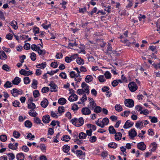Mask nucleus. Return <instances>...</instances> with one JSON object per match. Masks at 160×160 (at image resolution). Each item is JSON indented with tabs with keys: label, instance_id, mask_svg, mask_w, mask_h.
<instances>
[{
	"label": "nucleus",
	"instance_id": "obj_1",
	"mask_svg": "<svg viewBox=\"0 0 160 160\" xmlns=\"http://www.w3.org/2000/svg\"><path fill=\"white\" fill-rule=\"evenodd\" d=\"M70 122L75 126L79 127L83 124L84 120L82 117L80 118L78 120L77 118H74L71 120Z\"/></svg>",
	"mask_w": 160,
	"mask_h": 160
},
{
	"label": "nucleus",
	"instance_id": "obj_2",
	"mask_svg": "<svg viewBox=\"0 0 160 160\" xmlns=\"http://www.w3.org/2000/svg\"><path fill=\"white\" fill-rule=\"evenodd\" d=\"M128 87L131 92H134L138 89V87L136 83L134 82H131L128 84Z\"/></svg>",
	"mask_w": 160,
	"mask_h": 160
},
{
	"label": "nucleus",
	"instance_id": "obj_3",
	"mask_svg": "<svg viewBox=\"0 0 160 160\" xmlns=\"http://www.w3.org/2000/svg\"><path fill=\"white\" fill-rule=\"evenodd\" d=\"M11 93L14 97H17L18 95H22L23 94V91L21 89L18 90L16 88H13L11 91Z\"/></svg>",
	"mask_w": 160,
	"mask_h": 160
},
{
	"label": "nucleus",
	"instance_id": "obj_4",
	"mask_svg": "<svg viewBox=\"0 0 160 160\" xmlns=\"http://www.w3.org/2000/svg\"><path fill=\"white\" fill-rule=\"evenodd\" d=\"M124 104L126 106L129 108H132L134 105V101L131 99H125Z\"/></svg>",
	"mask_w": 160,
	"mask_h": 160
},
{
	"label": "nucleus",
	"instance_id": "obj_5",
	"mask_svg": "<svg viewBox=\"0 0 160 160\" xmlns=\"http://www.w3.org/2000/svg\"><path fill=\"white\" fill-rule=\"evenodd\" d=\"M49 85L50 86V91L52 92H57L58 91V87L57 85L55 84L53 81H51Z\"/></svg>",
	"mask_w": 160,
	"mask_h": 160
},
{
	"label": "nucleus",
	"instance_id": "obj_6",
	"mask_svg": "<svg viewBox=\"0 0 160 160\" xmlns=\"http://www.w3.org/2000/svg\"><path fill=\"white\" fill-rule=\"evenodd\" d=\"M81 112L82 114L85 115H89L91 113V110L88 107L83 108L82 109Z\"/></svg>",
	"mask_w": 160,
	"mask_h": 160
},
{
	"label": "nucleus",
	"instance_id": "obj_7",
	"mask_svg": "<svg viewBox=\"0 0 160 160\" xmlns=\"http://www.w3.org/2000/svg\"><path fill=\"white\" fill-rule=\"evenodd\" d=\"M128 134L129 136L131 137V139H133V138L136 136L137 135V132L135 130L134 128L131 129L128 132Z\"/></svg>",
	"mask_w": 160,
	"mask_h": 160
},
{
	"label": "nucleus",
	"instance_id": "obj_8",
	"mask_svg": "<svg viewBox=\"0 0 160 160\" xmlns=\"http://www.w3.org/2000/svg\"><path fill=\"white\" fill-rule=\"evenodd\" d=\"M133 124V122L130 121L129 120H128L125 122L123 128L125 129H128L132 127Z\"/></svg>",
	"mask_w": 160,
	"mask_h": 160
},
{
	"label": "nucleus",
	"instance_id": "obj_9",
	"mask_svg": "<svg viewBox=\"0 0 160 160\" xmlns=\"http://www.w3.org/2000/svg\"><path fill=\"white\" fill-rule=\"evenodd\" d=\"M88 106L89 108H90L92 110H93L97 106L96 103L94 101L92 98V100L90 102Z\"/></svg>",
	"mask_w": 160,
	"mask_h": 160
},
{
	"label": "nucleus",
	"instance_id": "obj_10",
	"mask_svg": "<svg viewBox=\"0 0 160 160\" xmlns=\"http://www.w3.org/2000/svg\"><path fill=\"white\" fill-rule=\"evenodd\" d=\"M146 147V145L143 142H140L137 144V148L142 151L145 150Z\"/></svg>",
	"mask_w": 160,
	"mask_h": 160
},
{
	"label": "nucleus",
	"instance_id": "obj_11",
	"mask_svg": "<svg viewBox=\"0 0 160 160\" xmlns=\"http://www.w3.org/2000/svg\"><path fill=\"white\" fill-rule=\"evenodd\" d=\"M42 120L44 123H48L51 120L50 116L48 115L44 116L42 118Z\"/></svg>",
	"mask_w": 160,
	"mask_h": 160
},
{
	"label": "nucleus",
	"instance_id": "obj_12",
	"mask_svg": "<svg viewBox=\"0 0 160 160\" xmlns=\"http://www.w3.org/2000/svg\"><path fill=\"white\" fill-rule=\"evenodd\" d=\"M19 73L21 75L24 76H29L33 74L32 72H29L25 70L24 69H22L19 71Z\"/></svg>",
	"mask_w": 160,
	"mask_h": 160
},
{
	"label": "nucleus",
	"instance_id": "obj_13",
	"mask_svg": "<svg viewBox=\"0 0 160 160\" xmlns=\"http://www.w3.org/2000/svg\"><path fill=\"white\" fill-rule=\"evenodd\" d=\"M144 122L143 120L142 121H138L135 124V127L137 128H139L140 129H141L143 127Z\"/></svg>",
	"mask_w": 160,
	"mask_h": 160
},
{
	"label": "nucleus",
	"instance_id": "obj_14",
	"mask_svg": "<svg viewBox=\"0 0 160 160\" xmlns=\"http://www.w3.org/2000/svg\"><path fill=\"white\" fill-rule=\"evenodd\" d=\"M78 99V96L75 94L73 93L68 98L70 102H73L76 101Z\"/></svg>",
	"mask_w": 160,
	"mask_h": 160
},
{
	"label": "nucleus",
	"instance_id": "obj_15",
	"mask_svg": "<svg viewBox=\"0 0 160 160\" xmlns=\"http://www.w3.org/2000/svg\"><path fill=\"white\" fill-rule=\"evenodd\" d=\"M48 104V101L46 98H44L43 101L41 102V106L43 108H46L47 107Z\"/></svg>",
	"mask_w": 160,
	"mask_h": 160
},
{
	"label": "nucleus",
	"instance_id": "obj_16",
	"mask_svg": "<svg viewBox=\"0 0 160 160\" xmlns=\"http://www.w3.org/2000/svg\"><path fill=\"white\" fill-rule=\"evenodd\" d=\"M77 157H79L80 159H82L83 158L82 156L83 155V152L80 150H78L76 151L75 153Z\"/></svg>",
	"mask_w": 160,
	"mask_h": 160
},
{
	"label": "nucleus",
	"instance_id": "obj_17",
	"mask_svg": "<svg viewBox=\"0 0 160 160\" xmlns=\"http://www.w3.org/2000/svg\"><path fill=\"white\" fill-rule=\"evenodd\" d=\"M21 81V78L18 77H16L12 81V82L14 85H18Z\"/></svg>",
	"mask_w": 160,
	"mask_h": 160
},
{
	"label": "nucleus",
	"instance_id": "obj_18",
	"mask_svg": "<svg viewBox=\"0 0 160 160\" xmlns=\"http://www.w3.org/2000/svg\"><path fill=\"white\" fill-rule=\"evenodd\" d=\"M7 58V56L3 51H1L0 52V59L3 60H6Z\"/></svg>",
	"mask_w": 160,
	"mask_h": 160
},
{
	"label": "nucleus",
	"instance_id": "obj_19",
	"mask_svg": "<svg viewBox=\"0 0 160 160\" xmlns=\"http://www.w3.org/2000/svg\"><path fill=\"white\" fill-rule=\"evenodd\" d=\"M16 158L17 160H24L25 158L24 155L22 152L18 153L17 154Z\"/></svg>",
	"mask_w": 160,
	"mask_h": 160
},
{
	"label": "nucleus",
	"instance_id": "obj_20",
	"mask_svg": "<svg viewBox=\"0 0 160 160\" xmlns=\"http://www.w3.org/2000/svg\"><path fill=\"white\" fill-rule=\"evenodd\" d=\"M62 149L64 152L65 153H68L70 149V147L68 145H64L62 147Z\"/></svg>",
	"mask_w": 160,
	"mask_h": 160
},
{
	"label": "nucleus",
	"instance_id": "obj_21",
	"mask_svg": "<svg viewBox=\"0 0 160 160\" xmlns=\"http://www.w3.org/2000/svg\"><path fill=\"white\" fill-rule=\"evenodd\" d=\"M67 102L66 99L63 98H61L58 100V102L60 105H63L65 104Z\"/></svg>",
	"mask_w": 160,
	"mask_h": 160
},
{
	"label": "nucleus",
	"instance_id": "obj_22",
	"mask_svg": "<svg viewBox=\"0 0 160 160\" xmlns=\"http://www.w3.org/2000/svg\"><path fill=\"white\" fill-rule=\"evenodd\" d=\"M122 137V134L120 132H117L115 135V139L117 141H119L121 139Z\"/></svg>",
	"mask_w": 160,
	"mask_h": 160
},
{
	"label": "nucleus",
	"instance_id": "obj_23",
	"mask_svg": "<svg viewBox=\"0 0 160 160\" xmlns=\"http://www.w3.org/2000/svg\"><path fill=\"white\" fill-rule=\"evenodd\" d=\"M24 125L25 127L30 128L32 126V122L29 120H27L24 122Z\"/></svg>",
	"mask_w": 160,
	"mask_h": 160
},
{
	"label": "nucleus",
	"instance_id": "obj_24",
	"mask_svg": "<svg viewBox=\"0 0 160 160\" xmlns=\"http://www.w3.org/2000/svg\"><path fill=\"white\" fill-rule=\"evenodd\" d=\"M38 50L37 51L38 52L39 55L43 56L44 55H45V54H46V51L44 49H41L40 47L38 49V50Z\"/></svg>",
	"mask_w": 160,
	"mask_h": 160
},
{
	"label": "nucleus",
	"instance_id": "obj_25",
	"mask_svg": "<svg viewBox=\"0 0 160 160\" xmlns=\"http://www.w3.org/2000/svg\"><path fill=\"white\" fill-rule=\"evenodd\" d=\"M93 78L92 75H88L85 78V81L87 83L92 82L93 80Z\"/></svg>",
	"mask_w": 160,
	"mask_h": 160
},
{
	"label": "nucleus",
	"instance_id": "obj_26",
	"mask_svg": "<svg viewBox=\"0 0 160 160\" xmlns=\"http://www.w3.org/2000/svg\"><path fill=\"white\" fill-rule=\"evenodd\" d=\"M78 137L80 139H85L87 137V134L83 132H81L79 133Z\"/></svg>",
	"mask_w": 160,
	"mask_h": 160
},
{
	"label": "nucleus",
	"instance_id": "obj_27",
	"mask_svg": "<svg viewBox=\"0 0 160 160\" xmlns=\"http://www.w3.org/2000/svg\"><path fill=\"white\" fill-rule=\"evenodd\" d=\"M28 109H31L32 111H33L36 108V105L34 103L31 102L28 104Z\"/></svg>",
	"mask_w": 160,
	"mask_h": 160
},
{
	"label": "nucleus",
	"instance_id": "obj_28",
	"mask_svg": "<svg viewBox=\"0 0 160 160\" xmlns=\"http://www.w3.org/2000/svg\"><path fill=\"white\" fill-rule=\"evenodd\" d=\"M47 64L46 62H44L41 64H38L36 65V67L37 68H40L42 69L44 68L46 66Z\"/></svg>",
	"mask_w": 160,
	"mask_h": 160
},
{
	"label": "nucleus",
	"instance_id": "obj_29",
	"mask_svg": "<svg viewBox=\"0 0 160 160\" xmlns=\"http://www.w3.org/2000/svg\"><path fill=\"white\" fill-rule=\"evenodd\" d=\"M38 84V81L35 79H33L32 82L31 84L32 87L34 89H36L37 87Z\"/></svg>",
	"mask_w": 160,
	"mask_h": 160
},
{
	"label": "nucleus",
	"instance_id": "obj_30",
	"mask_svg": "<svg viewBox=\"0 0 160 160\" xmlns=\"http://www.w3.org/2000/svg\"><path fill=\"white\" fill-rule=\"evenodd\" d=\"M115 108L116 111L119 112L122 111L123 110L121 105L120 104H116L115 106Z\"/></svg>",
	"mask_w": 160,
	"mask_h": 160
},
{
	"label": "nucleus",
	"instance_id": "obj_31",
	"mask_svg": "<svg viewBox=\"0 0 160 160\" xmlns=\"http://www.w3.org/2000/svg\"><path fill=\"white\" fill-rule=\"evenodd\" d=\"M108 130L109 133L110 134H115L117 133L115 129L112 126H111L109 127L108 128Z\"/></svg>",
	"mask_w": 160,
	"mask_h": 160
},
{
	"label": "nucleus",
	"instance_id": "obj_32",
	"mask_svg": "<svg viewBox=\"0 0 160 160\" xmlns=\"http://www.w3.org/2000/svg\"><path fill=\"white\" fill-rule=\"evenodd\" d=\"M108 43L107 48L106 50V51L105 52L107 54H109L110 53L109 52L112 51V49L111 44L109 42H108Z\"/></svg>",
	"mask_w": 160,
	"mask_h": 160
},
{
	"label": "nucleus",
	"instance_id": "obj_33",
	"mask_svg": "<svg viewBox=\"0 0 160 160\" xmlns=\"http://www.w3.org/2000/svg\"><path fill=\"white\" fill-rule=\"evenodd\" d=\"M70 137L69 136L67 135H63L62 137L61 138V140L62 141L68 142L70 140Z\"/></svg>",
	"mask_w": 160,
	"mask_h": 160
},
{
	"label": "nucleus",
	"instance_id": "obj_34",
	"mask_svg": "<svg viewBox=\"0 0 160 160\" xmlns=\"http://www.w3.org/2000/svg\"><path fill=\"white\" fill-rule=\"evenodd\" d=\"M117 144L114 142L109 143L108 144V147L110 148H116L117 147Z\"/></svg>",
	"mask_w": 160,
	"mask_h": 160
},
{
	"label": "nucleus",
	"instance_id": "obj_35",
	"mask_svg": "<svg viewBox=\"0 0 160 160\" xmlns=\"http://www.w3.org/2000/svg\"><path fill=\"white\" fill-rule=\"evenodd\" d=\"M94 112L96 113H98L100 112L102 110V108L100 106H97L93 110Z\"/></svg>",
	"mask_w": 160,
	"mask_h": 160
},
{
	"label": "nucleus",
	"instance_id": "obj_36",
	"mask_svg": "<svg viewBox=\"0 0 160 160\" xmlns=\"http://www.w3.org/2000/svg\"><path fill=\"white\" fill-rule=\"evenodd\" d=\"M76 62L77 63L80 65L83 64L84 63V60L81 57L78 58L77 59Z\"/></svg>",
	"mask_w": 160,
	"mask_h": 160
},
{
	"label": "nucleus",
	"instance_id": "obj_37",
	"mask_svg": "<svg viewBox=\"0 0 160 160\" xmlns=\"http://www.w3.org/2000/svg\"><path fill=\"white\" fill-rule=\"evenodd\" d=\"M36 54L35 53L32 52L30 54V58L32 61H35L36 59Z\"/></svg>",
	"mask_w": 160,
	"mask_h": 160
},
{
	"label": "nucleus",
	"instance_id": "obj_38",
	"mask_svg": "<svg viewBox=\"0 0 160 160\" xmlns=\"http://www.w3.org/2000/svg\"><path fill=\"white\" fill-rule=\"evenodd\" d=\"M32 111V110H30L28 112V114L31 117H36L38 113L36 112V111L34 110V111H33V112H31Z\"/></svg>",
	"mask_w": 160,
	"mask_h": 160
},
{
	"label": "nucleus",
	"instance_id": "obj_39",
	"mask_svg": "<svg viewBox=\"0 0 160 160\" xmlns=\"http://www.w3.org/2000/svg\"><path fill=\"white\" fill-rule=\"evenodd\" d=\"M7 155L9 157V160H13L15 158V155L12 153L9 152L7 154Z\"/></svg>",
	"mask_w": 160,
	"mask_h": 160
},
{
	"label": "nucleus",
	"instance_id": "obj_40",
	"mask_svg": "<svg viewBox=\"0 0 160 160\" xmlns=\"http://www.w3.org/2000/svg\"><path fill=\"white\" fill-rule=\"evenodd\" d=\"M34 122L35 123L37 124H40L41 123L42 125H43V124L41 122V120L40 118L38 117H35L34 118Z\"/></svg>",
	"mask_w": 160,
	"mask_h": 160
},
{
	"label": "nucleus",
	"instance_id": "obj_41",
	"mask_svg": "<svg viewBox=\"0 0 160 160\" xmlns=\"http://www.w3.org/2000/svg\"><path fill=\"white\" fill-rule=\"evenodd\" d=\"M37 148H38L39 147L40 148L41 151L42 152L45 151L46 150V147L45 146V144H41L40 145V146H37Z\"/></svg>",
	"mask_w": 160,
	"mask_h": 160
},
{
	"label": "nucleus",
	"instance_id": "obj_42",
	"mask_svg": "<svg viewBox=\"0 0 160 160\" xmlns=\"http://www.w3.org/2000/svg\"><path fill=\"white\" fill-rule=\"evenodd\" d=\"M109 122V120L108 118H104L102 120L101 122L102 124H104L105 125H107Z\"/></svg>",
	"mask_w": 160,
	"mask_h": 160
},
{
	"label": "nucleus",
	"instance_id": "obj_43",
	"mask_svg": "<svg viewBox=\"0 0 160 160\" xmlns=\"http://www.w3.org/2000/svg\"><path fill=\"white\" fill-rule=\"evenodd\" d=\"M13 135L15 138H18L20 137V134L18 132L14 131L13 133Z\"/></svg>",
	"mask_w": 160,
	"mask_h": 160
},
{
	"label": "nucleus",
	"instance_id": "obj_44",
	"mask_svg": "<svg viewBox=\"0 0 160 160\" xmlns=\"http://www.w3.org/2000/svg\"><path fill=\"white\" fill-rule=\"evenodd\" d=\"M73 141L74 142H75L78 145H80L83 143V141L82 140H80L78 138H74Z\"/></svg>",
	"mask_w": 160,
	"mask_h": 160
},
{
	"label": "nucleus",
	"instance_id": "obj_45",
	"mask_svg": "<svg viewBox=\"0 0 160 160\" xmlns=\"http://www.w3.org/2000/svg\"><path fill=\"white\" fill-rule=\"evenodd\" d=\"M98 79L100 82H103L106 81V80L104 79V76L102 75H100L98 76Z\"/></svg>",
	"mask_w": 160,
	"mask_h": 160
},
{
	"label": "nucleus",
	"instance_id": "obj_46",
	"mask_svg": "<svg viewBox=\"0 0 160 160\" xmlns=\"http://www.w3.org/2000/svg\"><path fill=\"white\" fill-rule=\"evenodd\" d=\"M104 75L106 79H110L111 78V74L108 71H106L105 72Z\"/></svg>",
	"mask_w": 160,
	"mask_h": 160
},
{
	"label": "nucleus",
	"instance_id": "obj_47",
	"mask_svg": "<svg viewBox=\"0 0 160 160\" xmlns=\"http://www.w3.org/2000/svg\"><path fill=\"white\" fill-rule=\"evenodd\" d=\"M65 108L63 106L59 107L58 108V111L59 114H62L64 112Z\"/></svg>",
	"mask_w": 160,
	"mask_h": 160
},
{
	"label": "nucleus",
	"instance_id": "obj_48",
	"mask_svg": "<svg viewBox=\"0 0 160 160\" xmlns=\"http://www.w3.org/2000/svg\"><path fill=\"white\" fill-rule=\"evenodd\" d=\"M12 86V85L11 82L8 81H7L4 84V86L5 88H9L11 87Z\"/></svg>",
	"mask_w": 160,
	"mask_h": 160
},
{
	"label": "nucleus",
	"instance_id": "obj_49",
	"mask_svg": "<svg viewBox=\"0 0 160 160\" xmlns=\"http://www.w3.org/2000/svg\"><path fill=\"white\" fill-rule=\"evenodd\" d=\"M149 118L151 119V122L152 123H155L158 122V119L157 118L154 116H150Z\"/></svg>",
	"mask_w": 160,
	"mask_h": 160
},
{
	"label": "nucleus",
	"instance_id": "obj_50",
	"mask_svg": "<svg viewBox=\"0 0 160 160\" xmlns=\"http://www.w3.org/2000/svg\"><path fill=\"white\" fill-rule=\"evenodd\" d=\"M2 69L6 71H9L10 70V68L7 64H4L2 66Z\"/></svg>",
	"mask_w": 160,
	"mask_h": 160
},
{
	"label": "nucleus",
	"instance_id": "obj_51",
	"mask_svg": "<svg viewBox=\"0 0 160 160\" xmlns=\"http://www.w3.org/2000/svg\"><path fill=\"white\" fill-rule=\"evenodd\" d=\"M33 32L34 34V35H36V34H38L39 33V28L37 27H34L33 28Z\"/></svg>",
	"mask_w": 160,
	"mask_h": 160
},
{
	"label": "nucleus",
	"instance_id": "obj_52",
	"mask_svg": "<svg viewBox=\"0 0 160 160\" xmlns=\"http://www.w3.org/2000/svg\"><path fill=\"white\" fill-rule=\"evenodd\" d=\"M39 47V46L33 44L31 45V48L32 50L37 52Z\"/></svg>",
	"mask_w": 160,
	"mask_h": 160
},
{
	"label": "nucleus",
	"instance_id": "obj_53",
	"mask_svg": "<svg viewBox=\"0 0 160 160\" xmlns=\"http://www.w3.org/2000/svg\"><path fill=\"white\" fill-rule=\"evenodd\" d=\"M7 139V137L6 135H0V140L1 141L4 142Z\"/></svg>",
	"mask_w": 160,
	"mask_h": 160
},
{
	"label": "nucleus",
	"instance_id": "obj_54",
	"mask_svg": "<svg viewBox=\"0 0 160 160\" xmlns=\"http://www.w3.org/2000/svg\"><path fill=\"white\" fill-rule=\"evenodd\" d=\"M33 96L35 98H37L39 97L40 95V93L38 90H36L33 92Z\"/></svg>",
	"mask_w": 160,
	"mask_h": 160
},
{
	"label": "nucleus",
	"instance_id": "obj_55",
	"mask_svg": "<svg viewBox=\"0 0 160 160\" xmlns=\"http://www.w3.org/2000/svg\"><path fill=\"white\" fill-rule=\"evenodd\" d=\"M60 135V132H58L56 136L54 137H53V142L55 143H58L59 142L58 141V139L59 138V137Z\"/></svg>",
	"mask_w": 160,
	"mask_h": 160
},
{
	"label": "nucleus",
	"instance_id": "obj_56",
	"mask_svg": "<svg viewBox=\"0 0 160 160\" xmlns=\"http://www.w3.org/2000/svg\"><path fill=\"white\" fill-rule=\"evenodd\" d=\"M87 126L88 128H90L93 131H95L96 129V127L94 125L88 124H87Z\"/></svg>",
	"mask_w": 160,
	"mask_h": 160
},
{
	"label": "nucleus",
	"instance_id": "obj_57",
	"mask_svg": "<svg viewBox=\"0 0 160 160\" xmlns=\"http://www.w3.org/2000/svg\"><path fill=\"white\" fill-rule=\"evenodd\" d=\"M24 82L25 84H27L30 82V80L28 77H25L23 79Z\"/></svg>",
	"mask_w": 160,
	"mask_h": 160
},
{
	"label": "nucleus",
	"instance_id": "obj_58",
	"mask_svg": "<svg viewBox=\"0 0 160 160\" xmlns=\"http://www.w3.org/2000/svg\"><path fill=\"white\" fill-rule=\"evenodd\" d=\"M152 66H153L154 68L156 70H157L158 68L160 69V62L156 64L155 63H153L152 64Z\"/></svg>",
	"mask_w": 160,
	"mask_h": 160
},
{
	"label": "nucleus",
	"instance_id": "obj_59",
	"mask_svg": "<svg viewBox=\"0 0 160 160\" xmlns=\"http://www.w3.org/2000/svg\"><path fill=\"white\" fill-rule=\"evenodd\" d=\"M54 133L53 129L51 128H49L48 129V135H52Z\"/></svg>",
	"mask_w": 160,
	"mask_h": 160
},
{
	"label": "nucleus",
	"instance_id": "obj_60",
	"mask_svg": "<svg viewBox=\"0 0 160 160\" xmlns=\"http://www.w3.org/2000/svg\"><path fill=\"white\" fill-rule=\"evenodd\" d=\"M24 48L26 50H29L30 48V44L28 43H26L24 46Z\"/></svg>",
	"mask_w": 160,
	"mask_h": 160
},
{
	"label": "nucleus",
	"instance_id": "obj_61",
	"mask_svg": "<svg viewBox=\"0 0 160 160\" xmlns=\"http://www.w3.org/2000/svg\"><path fill=\"white\" fill-rule=\"evenodd\" d=\"M58 64L57 62H52L50 64V66L54 68H56L58 66Z\"/></svg>",
	"mask_w": 160,
	"mask_h": 160
},
{
	"label": "nucleus",
	"instance_id": "obj_62",
	"mask_svg": "<svg viewBox=\"0 0 160 160\" xmlns=\"http://www.w3.org/2000/svg\"><path fill=\"white\" fill-rule=\"evenodd\" d=\"M20 102L17 100H15L12 102L13 106L15 107H19Z\"/></svg>",
	"mask_w": 160,
	"mask_h": 160
},
{
	"label": "nucleus",
	"instance_id": "obj_63",
	"mask_svg": "<svg viewBox=\"0 0 160 160\" xmlns=\"http://www.w3.org/2000/svg\"><path fill=\"white\" fill-rule=\"evenodd\" d=\"M59 76L62 79H66L67 78V76L65 72H62L59 74Z\"/></svg>",
	"mask_w": 160,
	"mask_h": 160
},
{
	"label": "nucleus",
	"instance_id": "obj_64",
	"mask_svg": "<svg viewBox=\"0 0 160 160\" xmlns=\"http://www.w3.org/2000/svg\"><path fill=\"white\" fill-rule=\"evenodd\" d=\"M22 150L24 152H27L29 151V148L26 145H23L22 148Z\"/></svg>",
	"mask_w": 160,
	"mask_h": 160
}]
</instances>
